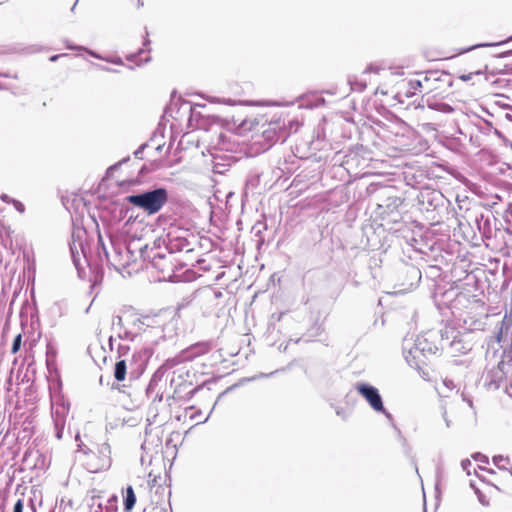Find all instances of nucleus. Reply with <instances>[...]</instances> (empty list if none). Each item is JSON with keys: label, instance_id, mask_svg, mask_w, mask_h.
<instances>
[{"label": "nucleus", "instance_id": "nucleus-1", "mask_svg": "<svg viewBox=\"0 0 512 512\" xmlns=\"http://www.w3.org/2000/svg\"><path fill=\"white\" fill-rule=\"evenodd\" d=\"M438 350L439 347L427 335L417 336L414 341L407 337L403 340L405 359L413 368L420 369L421 365L426 364L428 357L435 355Z\"/></svg>", "mask_w": 512, "mask_h": 512}, {"label": "nucleus", "instance_id": "nucleus-2", "mask_svg": "<svg viewBox=\"0 0 512 512\" xmlns=\"http://www.w3.org/2000/svg\"><path fill=\"white\" fill-rule=\"evenodd\" d=\"M194 239V236L189 233L188 230L179 227H170L168 231L156 238L153 242V250L167 251L171 257L174 253L185 251L186 253L194 250L193 243L189 239Z\"/></svg>", "mask_w": 512, "mask_h": 512}, {"label": "nucleus", "instance_id": "nucleus-3", "mask_svg": "<svg viewBox=\"0 0 512 512\" xmlns=\"http://www.w3.org/2000/svg\"><path fill=\"white\" fill-rule=\"evenodd\" d=\"M169 194L165 187L159 186L126 196L125 200L148 215L158 213L168 202Z\"/></svg>", "mask_w": 512, "mask_h": 512}, {"label": "nucleus", "instance_id": "nucleus-4", "mask_svg": "<svg viewBox=\"0 0 512 512\" xmlns=\"http://www.w3.org/2000/svg\"><path fill=\"white\" fill-rule=\"evenodd\" d=\"M416 201L418 209L431 213V218L437 222L443 220L450 206V201L440 191L429 188L421 190Z\"/></svg>", "mask_w": 512, "mask_h": 512}, {"label": "nucleus", "instance_id": "nucleus-5", "mask_svg": "<svg viewBox=\"0 0 512 512\" xmlns=\"http://www.w3.org/2000/svg\"><path fill=\"white\" fill-rule=\"evenodd\" d=\"M440 348L457 356L468 353L473 347V341L468 333H461L452 327L440 330Z\"/></svg>", "mask_w": 512, "mask_h": 512}, {"label": "nucleus", "instance_id": "nucleus-6", "mask_svg": "<svg viewBox=\"0 0 512 512\" xmlns=\"http://www.w3.org/2000/svg\"><path fill=\"white\" fill-rule=\"evenodd\" d=\"M109 242L112 253L104 243L101 234L98 235L97 256L101 264L106 263L109 267H113L115 270L119 271L121 267H124L122 254L125 246L112 236L109 237Z\"/></svg>", "mask_w": 512, "mask_h": 512}, {"label": "nucleus", "instance_id": "nucleus-7", "mask_svg": "<svg viewBox=\"0 0 512 512\" xmlns=\"http://www.w3.org/2000/svg\"><path fill=\"white\" fill-rule=\"evenodd\" d=\"M373 411L383 414L389 422H393L392 414L384 406L382 396L375 386L367 382H357L354 386Z\"/></svg>", "mask_w": 512, "mask_h": 512}, {"label": "nucleus", "instance_id": "nucleus-8", "mask_svg": "<svg viewBox=\"0 0 512 512\" xmlns=\"http://www.w3.org/2000/svg\"><path fill=\"white\" fill-rule=\"evenodd\" d=\"M402 205L403 199L401 197L388 196L382 203L377 204L375 214L387 223H398L402 219Z\"/></svg>", "mask_w": 512, "mask_h": 512}, {"label": "nucleus", "instance_id": "nucleus-9", "mask_svg": "<svg viewBox=\"0 0 512 512\" xmlns=\"http://www.w3.org/2000/svg\"><path fill=\"white\" fill-rule=\"evenodd\" d=\"M79 247H80L81 253L77 250L75 242H73V244H70L71 257H72L73 264L77 270L78 276L80 278H83L84 274H85L84 267L82 266V263H81V255H82L84 263H86L90 267V269L93 270V272L95 274L94 275V283L101 281L103 278L102 269L99 268L98 266H95V267L92 266V264L90 263V261L88 260V258L86 256L85 249H84L82 243H79Z\"/></svg>", "mask_w": 512, "mask_h": 512}, {"label": "nucleus", "instance_id": "nucleus-10", "mask_svg": "<svg viewBox=\"0 0 512 512\" xmlns=\"http://www.w3.org/2000/svg\"><path fill=\"white\" fill-rule=\"evenodd\" d=\"M400 285L404 289L415 287L421 280V271L418 267L410 263H402L398 268Z\"/></svg>", "mask_w": 512, "mask_h": 512}, {"label": "nucleus", "instance_id": "nucleus-11", "mask_svg": "<svg viewBox=\"0 0 512 512\" xmlns=\"http://www.w3.org/2000/svg\"><path fill=\"white\" fill-rule=\"evenodd\" d=\"M222 297L223 293L221 291L207 290L204 292L202 297V313L205 317L212 315L219 317V311L223 307L221 303Z\"/></svg>", "mask_w": 512, "mask_h": 512}, {"label": "nucleus", "instance_id": "nucleus-12", "mask_svg": "<svg viewBox=\"0 0 512 512\" xmlns=\"http://www.w3.org/2000/svg\"><path fill=\"white\" fill-rule=\"evenodd\" d=\"M422 73L424 81L430 88V93L436 90H443L444 86H452L451 76L445 71L430 70Z\"/></svg>", "mask_w": 512, "mask_h": 512}, {"label": "nucleus", "instance_id": "nucleus-13", "mask_svg": "<svg viewBox=\"0 0 512 512\" xmlns=\"http://www.w3.org/2000/svg\"><path fill=\"white\" fill-rule=\"evenodd\" d=\"M488 314L467 311L459 319L463 323V329L468 332L483 331L486 326Z\"/></svg>", "mask_w": 512, "mask_h": 512}, {"label": "nucleus", "instance_id": "nucleus-14", "mask_svg": "<svg viewBox=\"0 0 512 512\" xmlns=\"http://www.w3.org/2000/svg\"><path fill=\"white\" fill-rule=\"evenodd\" d=\"M507 370L503 362H499L496 367L489 370L485 376V387L488 390H498L506 381Z\"/></svg>", "mask_w": 512, "mask_h": 512}, {"label": "nucleus", "instance_id": "nucleus-15", "mask_svg": "<svg viewBox=\"0 0 512 512\" xmlns=\"http://www.w3.org/2000/svg\"><path fill=\"white\" fill-rule=\"evenodd\" d=\"M149 257H151V263L155 269L159 270L162 273L174 272L175 266L173 263L172 256L170 257L168 255L167 258V255L162 250H151V255H149Z\"/></svg>", "mask_w": 512, "mask_h": 512}, {"label": "nucleus", "instance_id": "nucleus-16", "mask_svg": "<svg viewBox=\"0 0 512 512\" xmlns=\"http://www.w3.org/2000/svg\"><path fill=\"white\" fill-rule=\"evenodd\" d=\"M495 221L496 218L491 213H481L475 217V224L483 238L492 237V223Z\"/></svg>", "mask_w": 512, "mask_h": 512}, {"label": "nucleus", "instance_id": "nucleus-17", "mask_svg": "<svg viewBox=\"0 0 512 512\" xmlns=\"http://www.w3.org/2000/svg\"><path fill=\"white\" fill-rule=\"evenodd\" d=\"M418 78L412 79L408 82V89L406 91V96L411 97L413 95H416L417 92L419 93H430V88L427 85V83L424 81L423 73H417Z\"/></svg>", "mask_w": 512, "mask_h": 512}, {"label": "nucleus", "instance_id": "nucleus-18", "mask_svg": "<svg viewBox=\"0 0 512 512\" xmlns=\"http://www.w3.org/2000/svg\"><path fill=\"white\" fill-rule=\"evenodd\" d=\"M112 330L117 333V337L121 340L134 341L138 334L132 333L123 326L122 317L116 315L112 319Z\"/></svg>", "mask_w": 512, "mask_h": 512}, {"label": "nucleus", "instance_id": "nucleus-19", "mask_svg": "<svg viewBox=\"0 0 512 512\" xmlns=\"http://www.w3.org/2000/svg\"><path fill=\"white\" fill-rule=\"evenodd\" d=\"M52 418L54 423L55 437L60 440L63 437L66 423L64 412H59V410L52 411Z\"/></svg>", "mask_w": 512, "mask_h": 512}, {"label": "nucleus", "instance_id": "nucleus-20", "mask_svg": "<svg viewBox=\"0 0 512 512\" xmlns=\"http://www.w3.org/2000/svg\"><path fill=\"white\" fill-rule=\"evenodd\" d=\"M163 374H164V371H163V366H162L159 369H157L156 372L152 375V377L145 389L147 397L152 396L158 383L161 381Z\"/></svg>", "mask_w": 512, "mask_h": 512}, {"label": "nucleus", "instance_id": "nucleus-21", "mask_svg": "<svg viewBox=\"0 0 512 512\" xmlns=\"http://www.w3.org/2000/svg\"><path fill=\"white\" fill-rule=\"evenodd\" d=\"M135 503H136V495H135L133 487L131 485H129L126 488L124 499H123L124 510L127 512L131 511L134 508Z\"/></svg>", "mask_w": 512, "mask_h": 512}, {"label": "nucleus", "instance_id": "nucleus-22", "mask_svg": "<svg viewBox=\"0 0 512 512\" xmlns=\"http://www.w3.org/2000/svg\"><path fill=\"white\" fill-rule=\"evenodd\" d=\"M126 374H127V364H126V361L124 359H120L114 365V373H113L114 378L118 382H121V381H123L125 379Z\"/></svg>", "mask_w": 512, "mask_h": 512}, {"label": "nucleus", "instance_id": "nucleus-23", "mask_svg": "<svg viewBox=\"0 0 512 512\" xmlns=\"http://www.w3.org/2000/svg\"><path fill=\"white\" fill-rule=\"evenodd\" d=\"M512 41V35L509 36L508 38H506L505 40H502V41H498V42H492V43H479V44H476V45H473V46H470L468 48H465V49H462L460 51V54L462 53H466V52H469L471 50H474L476 48H480V47H493V46H502L508 42Z\"/></svg>", "mask_w": 512, "mask_h": 512}, {"label": "nucleus", "instance_id": "nucleus-24", "mask_svg": "<svg viewBox=\"0 0 512 512\" xmlns=\"http://www.w3.org/2000/svg\"><path fill=\"white\" fill-rule=\"evenodd\" d=\"M150 356V352L147 349L140 350L133 354V361L138 362V369H141V371L144 370L145 362Z\"/></svg>", "mask_w": 512, "mask_h": 512}, {"label": "nucleus", "instance_id": "nucleus-25", "mask_svg": "<svg viewBox=\"0 0 512 512\" xmlns=\"http://www.w3.org/2000/svg\"><path fill=\"white\" fill-rule=\"evenodd\" d=\"M492 461H493L494 465H496L499 469L504 471L505 477L507 479L512 480V471L507 469L505 466L501 465V463L503 461H509L508 457H504L502 455H495L492 458Z\"/></svg>", "mask_w": 512, "mask_h": 512}, {"label": "nucleus", "instance_id": "nucleus-26", "mask_svg": "<svg viewBox=\"0 0 512 512\" xmlns=\"http://www.w3.org/2000/svg\"><path fill=\"white\" fill-rule=\"evenodd\" d=\"M499 362L504 363V367H512V342L507 347L503 348L501 360Z\"/></svg>", "mask_w": 512, "mask_h": 512}, {"label": "nucleus", "instance_id": "nucleus-27", "mask_svg": "<svg viewBox=\"0 0 512 512\" xmlns=\"http://www.w3.org/2000/svg\"><path fill=\"white\" fill-rule=\"evenodd\" d=\"M98 453L103 462L110 464L111 447L108 443H103L98 447Z\"/></svg>", "mask_w": 512, "mask_h": 512}, {"label": "nucleus", "instance_id": "nucleus-28", "mask_svg": "<svg viewBox=\"0 0 512 512\" xmlns=\"http://www.w3.org/2000/svg\"><path fill=\"white\" fill-rule=\"evenodd\" d=\"M348 84L350 85V90L355 92H362L366 88V82L358 80L356 78H349Z\"/></svg>", "mask_w": 512, "mask_h": 512}, {"label": "nucleus", "instance_id": "nucleus-29", "mask_svg": "<svg viewBox=\"0 0 512 512\" xmlns=\"http://www.w3.org/2000/svg\"><path fill=\"white\" fill-rule=\"evenodd\" d=\"M511 326H512V311L509 314L507 312L505 313L502 321L499 323L497 328L503 330L505 333H508Z\"/></svg>", "mask_w": 512, "mask_h": 512}, {"label": "nucleus", "instance_id": "nucleus-30", "mask_svg": "<svg viewBox=\"0 0 512 512\" xmlns=\"http://www.w3.org/2000/svg\"><path fill=\"white\" fill-rule=\"evenodd\" d=\"M56 355H57L56 348L51 343H48L47 347H46V362H47L48 366L52 362H54Z\"/></svg>", "mask_w": 512, "mask_h": 512}, {"label": "nucleus", "instance_id": "nucleus-31", "mask_svg": "<svg viewBox=\"0 0 512 512\" xmlns=\"http://www.w3.org/2000/svg\"><path fill=\"white\" fill-rule=\"evenodd\" d=\"M187 105L189 106V112H190V118L189 120L192 121V120H197L198 117H201V113L200 111H198L199 108H205V105H200V104H196L194 106H192L190 103H187Z\"/></svg>", "mask_w": 512, "mask_h": 512}, {"label": "nucleus", "instance_id": "nucleus-32", "mask_svg": "<svg viewBox=\"0 0 512 512\" xmlns=\"http://www.w3.org/2000/svg\"><path fill=\"white\" fill-rule=\"evenodd\" d=\"M21 344H22V335L18 334L13 339L11 353L16 354L20 350Z\"/></svg>", "mask_w": 512, "mask_h": 512}, {"label": "nucleus", "instance_id": "nucleus-33", "mask_svg": "<svg viewBox=\"0 0 512 512\" xmlns=\"http://www.w3.org/2000/svg\"><path fill=\"white\" fill-rule=\"evenodd\" d=\"M95 512H117V506L114 503L109 505L99 504Z\"/></svg>", "mask_w": 512, "mask_h": 512}, {"label": "nucleus", "instance_id": "nucleus-34", "mask_svg": "<svg viewBox=\"0 0 512 512\" xmlns=\"http://www.w3.org/2000/svg\"><path fill=\"white\" fill-rule=\"evenodd\" d=\"M214 407H215V405L210 410L208 416L206 418H204L203 420H200V417L202 415V411L201 410H197L194 414L191 415L190 418L193 419V420H197V424L205 423L209 419L211 413L213 412Z\"/></svg>", "mask_w": 512, "mask_h": 512}, {"label": "nucleus", "instance_id": "nucleus-35", "mask_svg": "<svg viewBox=\"0 0 512 512\" xmlns=\"http://www.w3.org/2000/svg\"><path fill=\"white\" fill-rule=\"evenodd\" d=\"M504 220L507 224H512V203H508L504 211Z\"/></svg>", "mask_w": 512, "mask_h": 512}, {"label": "nucleus", "instance_id": "nucleus-36", "mask_svg": "<svg viewBox=\"0 0 512 512\" xmlns=\"http://www.w3.org/2000/svg\"><path fill=\"white\" fill-rule=\"evenodd\" d=\"M130 351V347L128 345L119 344L117 348L118 357H124L126 356Z\"/></svg>", "mask_w": 512, "mask_h": 512}, {"label": "nucleus", "instance_id": "nucleus-37", "mask_svg": "<svg viewBox=\"0 0 512 512\" xmlns=\"http://www.w3.org/2000/svg\"><path fill=\"white\" fill-rule=\"evenodd\" d=\"M484 70H477L475 72H471V73H468V74H462L459 76V79L466 82V81H469L471 80L472 76L475 74V75H481L483 74Z\"/></svg>", "mask_w": 512, "mask_h": 512}, {"label": "nucleus", "instance_id": "nucleus-38", "mask_svg": "<svg viewBox=\"0 0 512 512\" xmlns=\"http://www.w3.org/2000/svg\"><path fill=\"white\" fill-rule=\"evenodd\" d=\"M473 459L478 461V462H481V463H485V464H488L489 463V460H488V457L480 452H476L472 455Z\"/></svg>", "mask_w": 512, "mask_h": 512}, {"label": "nucleus", "instance_id": "nucleus-39", "mask_svg": "<svg viewBox=\"0 0 512 512\" xmlns=\"http://www.w3.org/2000/svg\"><path fill=\"white\" fill-rule=\"evenodd\" d=\"M148 147V143H143L141 144L135 151H134V156L135 158L137 159H142V154L144 152V150Z\"/></svg>", "mask_w": 512, "mask_h": 512}, {"label": "nucleus", "instance_id": "nucleus-40", "mask_svg": "<svg viewBox=\"0 0 512 512\" xmlns=\"http://www.w3.org/2000/svg\"><path fill=\"white\" fill-rule=\"evenodd\" d=\"M24 509V503L22 499H18L16 503L14 504L13 511L12 512H23Z\"/></svg>", "mask_w": 512, "mask_h": 512}, {"label": "nucleus", "instance_id": "nucleus-41", "mask_svg": "<svg viewBox=\"0 0 512 512\" xmlns=\"http://www.w3.org/2000/svg\"><path fill=\"white\" fill-rule=\"evenodd\" d=\"M440 107V111L444 112V113H451L453 112V108L452 106H450L449 104H446V103H441L438 105Z\"/></svg>", "mask_w": 512, "mask_h": 512}, {"label": "nucleus", "instance_id": "nucleus-42", "mask_svg": "<svg viewBox=\"0 0 512 512\" xmlns=\"http://www.w3.org/2000/svg\"><path fill=\"white\" fill-rule=\"evenodd\" d=\"M94 66L102 71H105V72H113V73H117L118 70L116 69H113V68H110L108 66H104V65H101V64H97L95 63Z\"/></svg>", "mask_w": 512, "mask_h": 512}, {"label": "nucleus", "instance_id": "nucleus-43", "mask_svg": "<svg viewBox=\"0 0 512 512\" xmlns=\"http://www.w3.org/2000/svg\"><path fill=\"white\" fill-rule=\"evenodd\" d=\"M202 388V386H197L195 387L194 389L190 390L187 394H186V398L187 400H190L194 397V395Z\"/></svg>", "mask_w": 512, "mask_h": 512}, {"label": "nucleus", "instance_id": "nucleus-44", "mask_svg": "<svg viewBox=\"0 0 512 512\" xmlns=\"http://www.w3.org/2000/svg\"><path fill=\"white\" fill-rule=\"evenodd\" d=\"M142 52H143V50H142V49H140V50L138 51V53H132V54L127 55L126 59H127L128 61L134 62V61H136V60H137V58H138L139 54H141Z\"/></svg>", "mask_w": 512, "mask_h": 512}, {"label": "nucleus", "instance_id": "nucleus-45", "mask_svg": "<svg viewBox=\"0 0 512 512\" xmlns=\"http://www.w3.org/2000/svg\"><path fill=\"white\" fill-rule=\"evenodd\" d=\"M462 400L465 401L469 407L473 408V400L465 394V392H462L461 394Z\"/></svg>", "mask_w": 512, "mask_h": 512}, {"label": "nucleus", "instance_id": "nucleus-46", "mask_svg": "<svg viewBox=\"0 0 512 512\" xmlns=\"http://www.w3.org/2000/svg\"><path fill=\"white\" fill-rule=\"evenodd\" d=\"M462 400L465 401L469 407L473 408V400L465 394V392H462L461 394Z\"/></svg>", "mask_w": 512, "mask_h": 512}, {"label": "nucleus", "instance_id": "nucleus-47", "mask_svg": "<svg viewBox=\"0 0 512 512\" xmlns=\"http://www.w3.org/2000/svg\"><path fill=\"white\" fill-rule=\"evenodd\" d=\"M105 61L116 64V65H123V60L120 57L117 58H107Z\"/></svg>", "mask_w": 512, "mask_h": 512}, {"label": "nucleus", "instance_id": "nucleus-48", "mask_svg": "<svg viewBox=\"0 0 512 512\" xmlns=\"http://www.w3.org/2000/svg\"><path fill=\"white\" fill-rule=\"evenodd\" d=\"M504 331L501 330V329H498L497 328V332H496V335H495V339L498 343H500L502 340H503V335H504Z\"/></svg>", "mask_w": 512, "mask_h": 512}, {"label": "nucleus", "instance_id": "nucleus-49", "mask_svg": "<svg viewBox=\"0 0 512 512\" xmlns=\"http://www.w3.org/2000/svg\"><path fill=\"white\" fill-rule=\"evenodd\" d=\"M510 56H512V49L504 51V52H501V53L496 55V57H498V58H507V57H510Z\"/></svg>", "mask_w": 512, "mask_h": 512}, {"label": "nucleus", "instance_id": "nucleus-50", "mask_svg": "<svg viewBox=\"0 0 512 512\" xmlns=\"http://www.w3.org/2000/svg\"><path fill=\"white\" fill-rule=\"evenodd\" d=\"M461 466L464 470H467L469 466H471V462L468 459H464L461 461Z\"/></svg>", "mask_w": 512, "mask_h": 512}, {"label": "nucleus", "instance_id": "nucleus-51", "mask_svg": "<svg viewBox=\"0 0 512 512\" xmlns=\"http://www.w3.org/2000/svg\"><path fill=\"white\" fill-rule=\"evenodd\" d=\"M368 72H378V68L374 65H369L365 70H364V73H368Z\"/></svg>", "mask_w": 512, "mask_h": 512}, {"label": "nucleus", "instance_id": "nucleus-52", "mask_svg": "<svg viewBox=\"0 0 512 512\" xmlns=\"http://www.w3.org/2000/svg\"><path fill=\"white\" fill-rule=\"evenodd\" d=\"M88 53L94 57V58H97V59H101V60H105L106 58L102 57L100 54H98L97 52L95 51H92V50H89Z\"/></svg>", "mask_w": 512, "mask_h": 512}, {"label": "nucleus", "instance_id": "nucleus-53", "mask_svg": "<svg viewBox=\"0 0 512 512\" xmlns=\"http://www.w3.org/2000/svg\"><path fill=\"white\" fill-rule=\"evenodd\" d=\"M112 389H117L119 392H125V385H120V384H117V385H113L112 386Z\"/></svg>", "mask_w": 512, "mask_h": 512}, {"label": "nucleus", "instance_id": "nucleus-54", "mask_svg": "<svg viewBox=\"0 0 512 512\" xmlns=\"http://www.w3.org/2000/svg\"><path fill=\"white\" fill-rule=\"evenodd\" d=\"M443 419L445 421L446 427L449 428L451 426V421L448 419L446 411L443 412Z\"/></svg>", "mask_w": 512, "mask_h": 512}, {"label": "nucleus", "instance_id": "nucleus-55", "mask_svg": "<svg viewBox=\"0 0 512 512\" xmlns=\"http://www.w3.org/2000/svg\"><path fill=\"white\" fill-rule=\"evenodd\" d=\"M144 323L140 320V319H136L134 322H133V326L136 327L137 329H141L142 325Z\"/></svg>", "mask_w": 512, "mask_h": 512}, {"label": "nucleus", "instance_id": "nucleus-56", "mask_svg": "<svg viewBox=\"0 0 512 512\" xmlns=\"http://www.w3.org/2000/svg\"><path fill=\"white\" fill-rule=\"evenodd\" d=\"M78 451H81L84 454H88L90 452V449L89 448H84L82 445H78Z\"/></svg>", "mask_w": 512, "mask_h": 512}, {"label": "nucleus", "instance_id": "nucleus-57", "mask_svg": "<svg viewBox=\"0 0 512 512\" xmlns=\"http://www.w3.org/2000/svg\"><path fill=\"white\" fill-rule=\"evenodd\" d=\"M16 209L20 212L24 211V205L21 202H16Z\"/></svg>", "mask_w": 512, "mask_h": 512}, {"label": "nucleus", "instance_id": "nucleus-58", "mask_svg": "<svg viewBox=\"0 0 512 512\" xmlns=\"http://www.w3.org/2000/svg\"><path fill=\"white\" fill-rule=\"evenodd\" d=\"M153 401H162V394H159L158 392L155 394Z\"/></svg>", "mask_w": 512, "mask_h": 512}, {"label": "nucleus", "instance_id": "nucleus-59", "mask_svg": "<svg viewBox=\"0 0 512 512\" xmlns=\"http://www.w3.org/2000/svg\"><path fill=\"white\" fill-rule=\"evenodd\" d=\"M129 159H130V157H129V156H128V157H126V158H123L121 161H119V162L117 163V165H118V166H120V165H122V164H124V163H127V162L129 161Z\"/></svg>", "mask_w": 512, "mask_h": 512}, {"label": "nucleus", "instance_id": "nucleus-60", "mask_svg": "<svg viewBox=\"0 0 512 512\" xmlns=\"http://www.w3.org/2000/svg\"><path fill=\"white\" fill-rule=\"evenodd\" d=\"M60 57H61V55H52V56L50 57V59H49V60H50L51 62H55V61H57Z\"/></svg>", "mask_w": 512, "mask_h": 512}, {"label": "nucleus", "instance_id": "nucleus-61", "mask_svg": "<svg viewBox=\"0 0 512 512\" xmlns=\"http://www.w3.org/2000/svg\"><path fill=\"white\" fill-rule=\"evenodd\" d=\"M505 118H506L508 121L512 122V112H511V113H506V114H505Z\"/></svg>", "mask_w": 512, "mask_h": 512}, {"label": "nucleus", "instance_id": "nucleus-62", "mask_svg": "<svg viewBox=\"0 0 512 512\" xmlns=\"http://www.w3.org/2000/svg\"><path fill=\"white\" fill-rule=\"evenodd\" d=\"M278 371H279V370H276V371L271 372V373H269V374H261V376H260V377H269V376H271V375H274V374H275V373H277Z\"/></svg>", "mask_w": 512, "mask_h": 512}, {"label": "nucleus", "instance_id": "nucleus-63", "mask_svg": "<svg viewBox=\"0 0 512 512\" xmlns=\"http://www.w3.org/2000/svg\"><path fill=\"white\" fill-rule=\"evenodd\" d=\"M113 341H114V337H113V336H110V337H109V346H110V348H111V349H112V347H113Z\"/></svg>", "mask_w": 512, "mask_h": 512}, {"label": "nucleus", "instance_id": "nucleus-64", "mask_svg": "<svg viewBox=\"0 0 512 512\" xmlns=\"http://www.w3.org/2000/svg\"><path fill=\"white\" fill-rule=\"evenodd\" d=\"M1 199H2L3 201H7V200H8V196L4 194V195H2V196H1Z\"/></svg>", "mask_w": 512, "mask_h": 512}]
</instances>
